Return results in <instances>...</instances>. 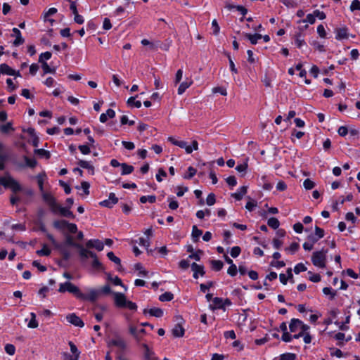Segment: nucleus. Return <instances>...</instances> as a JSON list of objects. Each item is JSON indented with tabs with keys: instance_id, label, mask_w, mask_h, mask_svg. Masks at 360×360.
<instances>
[{
	"instance_id": "20",
	"label": "nucleus",
	"mask_w": 360,
	"mask_h": 360,
	"mask_svg": "<svg viewBox=\"0 0 360 360\" xmlns=\"http://www.w3.org/2000/svg\"><path fill=\"white\" fill-rule=\"evenodd\" d=\"M336 39L342 40L348 38L347 29L346 27H341L336 29Z\"/></svg>"
},
{
	"instance_id": "16",
	"label": "nucleus",
	"mask_w": 360,
	"mask_h": 360,
	"mask_svg": "<svg viewBox=\"0 0 360 360\" xmlns=\"http://www.w3.org/2000/svg\"><path fill=\"white\" fill-rule=\"evenodd\" d=\"M172 333L174 337L181 338L184 335V329L181 324L176 323L172 328Z\"/></svg>"
},
{
	"instance_id": "61",
	"label": "nucleus",
	"mask_w": 360,
	"mask_h": 360,
	"mask_svg": "<svg viewBox=\"0 0 360 360\" xmlns=\"http://www.w3.org/2000/svg\"><path fill=\"white\" fill-rule=\"evenodd\" d=\"M89 187L90 184L86 181H82L81 183V188L83 190L85 195L89 194Z\"/></svg>"
},
{
	"instance_id": "15",
	"label": "nucleus",
	"mask_w": 360,
	"mask_h": 360,
	"mask_svg": "<svg viewBox=\"0 0 360 360\" xmlns=\"http://www.w3.org/2000/svg\"><path fill=\"white\" fill-rule=\"evenodd\" d=\"M193 84V80L191 79H186L184 82H183L178 88V94H183L185 91L189 88Z\"/></svg>"
},
{
	"instance_id": "30",
	"label": "nucleus",
	"mask_w": 360,
	"mask_h": 360,
	"mask_svg": "<svg viewBox=\"0 0 360 360\" xmlns=\"http://www.w3.org/2000/svg\"><path fill=\"white\" fill-rule=\"evenodd\" d=\"M156 200V197L155 195H147V196H141L140 198V202L141 203H146L149 202L150 203H154Z\"/></svg>"
},
{
	"instance_id": "11",
	"label": "nucleus",
	"mask_w": 360,
	"mask_h": 360,
	"mask_svg": "<svg viewBox=\"0 0 360 360\" xmlns=\"http://www.w3.org/2000/svg\"><path fill=\"white\" fill-rule=\"evenodd\" d=\"M118 202V198L115 196V194L113 193H110L109 195V198L108 200H105L101 201L99 204L103 207H112L114 205H115Z\"/></svg>"
},
{
	"instance_id": "46",
	"label": "nucleus",
	"mask_w": 360,
	"mask_h": 360,
	"mask_svg": "<svg viewBox=\"0 0 360 360\" xmlns=\"http://www.w3.org/2000/svg\"><path fill=\"white\" fill-rule=\"evenodd\" d=\"M5 351L9 355H13L15 352V347L12 344H7L5 346Z\"/></svg>"
},
{
	"instance_id": "29",
	"label": "nucleus",
	"mask_w": 360,
	"mask_h": 360,
	"mask_svg": "<svg viewBox=\"0 0 360 360\" xmlns=\"http://www.w3.org/2000/svg\"><path fill=\"white\" fill-rule=\"evenodd\" d=\"M211 265L212 269L217 271H220L224 266L223 262L220 260L211 261Z\"/></svg>"
},
{
	"instance_id": "44",
	"label": "nucleus",
	"mask_w": 360,
	"mask_h": 360,
	"mask_svg": "<svg viewBox=\"0 0 360 360\" xmlns=\"http://www.w3.org/2000/svg\"><path fill=\"white\" fill-rule=\"evenodd\" d=\"M143 347L145 349V358L147 360H153V353L149 349L148 347L145 344L143 345Z\"/></svg>"
},
{
	"instance_id": "25",
	"label": "nucleus",
	"mask_w": 360,
	"mask_h": 360,
	"mask_svg": "<svg viewBox=\"0 0 360 360\" xmlns=\"http://www.w3.org/2000/svg\"><path fill=\"white\" fill-rule=\"evenodd\" d=\"M248 187L246 186H241L238 191L231 194V196L236 198L237 200H240L243 198V195L247 193Z\"/></svg>"
},
{
	"instance_id": "60",
	"label": "nucleus",
	"mask_w": 360,
	"mask_h": 360,
	"mask_svg": "<svg viewBox=\"0 0 360 360\" xmlns=\"http://www.w3.org/2000/svg\"><path fill=\"white\" fill-rule=\"evenodd\" d=\"M70 233H75L77 231V226L75 224L68 222L66 228Z\"/></svg>"
},
{
	"instance_id": "32",
	"label": "nucleus",
	"mask_w": 360,
	"mask_h": 360,
	"mask_svg": "<svg viewBox=\"0 0 360 360\" xmlns=\"http://www.w3.org/2000/svg\"><path fill=\"white\" fill-rule=\"evenodd\" d=\"M37 254L39 256H49L51 254V250L46 245H43L42 249L37 250Z\"/></svg>"
},
{
	"instance_id": "45",
	"label": "nucleus",
	"mask_w": 360,
	"mask_h": 360,
	"mask_svg": "<svg viewBox=\"0 0 360 360\" xmlns=\"http://www.w3.org/2000/svg\"><path fill=\"white\" fill-rule=\"evenodd\" d=\"M305 271H307V267L302 263L297 264L294 268V272L296 274Z\"/></svg>"
},
{
	"instance_id": "21",
	"label": "nucleus",
	"mask_w": 360,
	"mask_h": 360,
	"mask_svg": "<svg viewBox=\"0 0 360 360\" xmlns=\"http://www.w3.org/2000/svg\"><path fill=\"white\" fill-rule=\"evenodd\" d=\"M301 321L297 319H292L290 323L289 328L291 333L300 331Z\"/></svg>"
},
{
	"instance_id": "64",
	"label": "nucleus",
	"mask_w": 360,
	"mask_h": 360,
	"mask_svg": "<svg viewBox=\"0 0 360 360\" xmlns=\"http://www.w3.org/2000/svg\"><path fill=\"white\" fill-rule=\"evenodd\" d=\"M317 32L319 35L322 38H325L326 37V32L323 25H319L317 27Z\"/></svg>"
},
{
	"instance_id": "58",
	"label": "nucleus",
	"mask_w": 360,
	"mask_h": 360,
	"mask_svg": "<svg viewBox=\"0 0 360 360\" xmlns=\"http://www.w3.org/2000/svg\"><path fill=\"white\" fill-rule=\"evenodd\" d=\"M315 20H316V18H315V15H314V13H313L311 14H308L307 15L306 19L303 20L302 22H309L310 24H314L315 22Z\"/></svg>"
},
{
	"instance_id": "39",
	"label": "nucleus",
	"mask_w": 360,
	"mask_h": 360,
	"mask_svg": "<svg viewBox=\"0 0 360 360\" xmlns=\"http://www.w3.org/2000/svg\"><path fill=\"white\" fill-rule=\"evenodd\" d=\"M127 104L130 106H134L139 108L141 106V103L139 101H135V97H130L127 100Z\"/></svg>"
},
{
	"instance_id": "38",
	"label": "nucleus",
	"mask_w": 360,
	"mask_h": 360,
	"mask_svg": "<svg viewBox=\"0 0 360 360\" xmlns=\"http://www.w3.org/2000/svg\"><path fill=\"white\" fill-rule=\"evenodd\" d=\"M107 257L110 260L115 262L116 264H118L121 266V260L119 257L115 256L112 252H109L107 254Z\"/></svg>"
},
{
	"instance_id": "17",
	"label": "nucleus",
	"mask_w": 360,
	"mask_h": 360,
	"mask_svg": "<svg viewBox=\"0 0 360 360\" xmlns=\"http://www.w3.org/2000/svg\"><path fill=\"white\" fill-rule=\"evenodd\" d=\"M243 35L246 39L250 40V43L253 45L256 44L257 43L258 40L261 39L262 37V34H257V33H256L255 34H249V33H243Z\"/></svg>"
},
{
	"instance_id": "9",
	"label": "nucleus",
	"mask_w": 360,
	"mask_h": 360,
	"mask_svg": "<svg viewBox=\"0 0 360 360\" xmlns=\"http://www.w3.org/2000/svg\"><path fill=\"white\" fill-rule=\"evenodd\" d=\"M65 285L68 287V292L72 293L77 298L80 300L84 297V293L81 292L77 286L70 282H65Z\"/></svg>"
},
{
	"instance_id": "59",
	"label": "nucleus",
	"mask_w": 360,
	"mask_h": 360,
	"mask_svg": "<svg viewBox=\"0 0 360 360\" xmlns=\"http://www.w3.org/2000/svg\"><path fill=\"white\" fill-rule=\"evenodd\" d=\"M215 195L214 193H210L206 199V202L208 205L211 206L215 203Z\"/></svg>"
},
{
	"instance_id": "41",
	"label": "nucleus",
	"mask_w": 360,
	"mask_h": 360,
	"mask_svg": "<svg viewBox=\"0 0 360 360\" xmlns=\"http://www.w3.org/2000/svg\"><path fill=\"white\" fill-rule=\"evenodd\" d=\"M25 164L27 167L34 168L37 165V161L34 158H29L27 156L24 157Z\"/></svg>"
},
{
	"instance_id": "53",
	"label": "nucleus",
	"mask_w": 360,
	"mask_h": 360,
	"mask_svg": "<svg viewBox=\"0 0 360 360\" xmlns=\"http://www.w3.org/2000/svg\"><path fill=\"white\" fill-rule=\"evenodd\" d=\"M66 244L75 247L76 248H80V244L76 243L74 242L73 238L72 236H68L66 237Z\"/></svg>"
},
{
	"instance_id": "52",
	"label": "nucleus",
	"mask_w": 360,
	"mask_h": 360,
	"mask_svg": "<svg viewBox=\"0 0 360 360\" xmlns=\"http://www.w3.org/2000/svg\"><path fill=\"white\" fill-rule=\"evenodd\" d=\"M323 292L326 295H330L331 300L334 299V297L336 295L335 292L334 291H333V290L330 288H328V287L324 288L323 289Z\"/></svg>"
},
{
	"instance_id": "10",
	"label": "nucleus",
	"mask_w": 360,
	"mask_h": 360,
	"mask_svg": "<svg viewBox=\"0 0 360 360\" xmlns=\"http://www.w3.org/2000/svg\"><path fill=\"white\" fill-rule=\"evenodd\" d=\"M101 296L99 290L89 289L87 295L84 294V298H81L82 300H89L91 302H95Z\"/></svg>"
},
{
	"instance_id": "50",
	"label": "nucleus",
	"mask_w": 360,
	"mask_h": 360,
	"mask_svg": "<svg viewBox=\"0 0 360 360\" xmlns=\"http://www.w3.org/2000/svg\"><path fill=\"white\" fill-rule=\"evenodd\" d=\"M93 262H92V266L93 268L96 269H102V264L98 261L96 255L95 254V257H92Z\"/></svg>"
},
{
	"instance_id": "28",
	"label": "nucleus",
	"mask_w": 360,
	"mask_h": 360,
	"mask_svg": "<svg viewBox=\"0 0 360 360\" xmlns=\"http://www.w3.org/2000/svg\"><path fill=\"white\" fill-rule=\"evenodd\" d=\"M30 316H31V319L27 324L28 328H37L39 324L36 319V314L32 312L30 314Z\"/></svg>"
},
{
	"instance_id": "55",
	"label": "nucleus",
	"mask_w": 360,
	"mask_h": 360,
	"mask_svg": "<svg viewBox=\"0 0 360 360\" xmlns=\"http://www.w3.org/2000/svg\"><path fill=\"white\" fill-rule=\"evenodd\" d=\"M350 10L352 11H360V1L359 0H354L352 1V4L350 5Z\"/></svg>"
},
{
	"instance_id": "5",
	"label": "nucleus",
	"mask_w": 360,
	"mask_h": 360,
	"mask_svg": "<svg viewBox=\"0 0 360 360\" xmlns=\"http://www.w3.org/2000/svg\"><path fill=\"white\" fill-rule=\"evenodd\" d=\"M107 344L108 347L115 346L122 350L127 348V343L124 340L117 335L113 339L108 341Z\"/></svg>"
},
{
	"instance_id": "37",
	"label": "nucleus",
	"mask_w": 360,
	"mask_h": 360,
	"mask_svg": "<svg viewBox=\"0 0 360 360\" xmlns=\"http://www.w3.org/2000/svg\"><path fill=\"white\" fill-rule=\"evenodd\" d=\"M108 279L115 285H120L122 288H124L125 290H127V287L122 283V280L117 277L115 276L114 278L108 277Z\"/></svg>"
},
{
	"instance_id": "14",
	"label": "nucleus",
	"mask_w": 360,
	"mask_h": 360,
	"mask_svg": "<svg viewBox=\"0 0 360 360\" xmlns=\"http://www.w3.org/2000/svg\"><path fill=\"white\" fill-rule=\"evenodd\" d=\"M77 164L82 168L88 169L89 174L91 175L94 174V167L91 162L80 160L78 161Z\"/></svg>"
},
{
	"instance_id": "34",
	"label": "nucleus",
	"mask_w": 360,
	"mask_h": 360,
	"mask_svg": "<svg viewBox=\"0 0 360 360\" xmlns=\"http://www.w3.org/2000/svg\"><path fill=\"white\" fill-rule=\"evenodd\" d=\"M267 224L270 227H271L274 229H276L280 224L279 221L275 217H271L269 219Z\"/></svg>"
},
{
	"instance_id": "48",
	"label": "nucleus",
	"mask_w": 360,
	"mask_h": 360,
	"mask_svg": "<svg viewBox=\"0 0 360 360\" xmlns=\"http://www.w3.org/2000/svg\"><path fill=\"white\" fill-rule=\"evenodd\" d=\"M283 4L288 8H295L297 6L296 0H283Z\"/></svg>"
},
{
	"instance_id": "19",
	"label": "nucleus",
	"mask_w": 360,
	"mask_h": 360,
	"mask_svg": "<svg viewBox=\"0 0 360 360\" xmlns=\"http://www.w3.org/2000/svg\"><path fill=\"white\" fill-rule=\"evenodd\" d=\"M13 33L15 34V39L13 41V45L15 46H18L20 44H22L25 41L24 39L22 37L20 31L18 29L14 27L13 29Z\"/></svg>"
},
{
	"instance_id": "22",
	"label": "nucleus",
	"mask_w": 360,
	"mask_h": 360,
	"mask_svg": "<svg viewBox=\"0 0 360 360\" xmlns=\"http://www.w3.org/2000/svg\"><path fill=\"white\" fill-rule=\"evenodd\" d=\"M212 302H213L214 306H212V305L210 306V309H212V310H214L216 309H224V300L222 298L214 297L212 300Z\"/></svg>"
},
{
	"instance_id": "57",
	"label": "nucleus",
	"mask_w": 360,
	"mask_h": 360,
	"mask_svg": "<svg viewBox=\"0 0 360 360\" xmlns=\"http://www.w3.org/2000/svg\"><path fill=\"white\" fill-rule=\"evenodd\" d=\"M51 57V53L49 51L44 52L39 56V61L44 62V60H49Z\"/></svg>"
},
{
	"instance_id": "4",
	"label": "nucleus",
	"mask_w": 360,
	"mask_h": 360,
	"mask_svg": "<svg viewBox=\"0 0 360 360\" xmlns=\"http://www.w3.org/2000/svg\"><path fill=\"white\" fill-rule=\"evenodd\" d=\"M327 250L314 252L311 257V261L314 266L319 268H324L326 263Z\"/></svg>"
},
{
	"instance_id": "35",
	"label": "nucleus",
	"mask_w": 360,
	"mask_h": 360,
	"mask_svg": "<svg viewBox=\"0 0 360 360\" xmlns=\"http://www.w3.org/2000/svg\"><path fill=\"white\" fill-rule=\"evenodd\" d=\"M202 234V231L198 229L196 226H193L192 229V237L195 241Z\"/></svg>"
},
{
	"instance_id": "56",
	"label": "nucleus",
	"mask_w": 360,
	"mask_h": 360,
	"mask_svg": "<svg viewBox=\"0 0 360 360\" xmlns=\"http://www.w3.org/2000/svg\"><path fill=\"white\" fill-rule=\"evenodd\" d=\"M241 252L240 248L238 246L233 247L231 250V257L236 258L237 257Z\"/></svg>"
},
{
	"instance_id": "26",
	"label": "nucleus",
	"mask_w": 360,
	"mask_h": 360,
	"mask_svg": "<svg viewBox=\"0 0 360 360\" xmlns=\"http://www.w3.org/2000/svg\"><path fill=\"white\" fill-rule=\"evenodd\" d=\"M122 175H127L131 174L134 171V167L132 165H129L126 163H122Z\"/></svg>"
},
{
	"instance_id": "33",
	"label": "nucleus",
	"mask_w": 360,
	"mask_h": 360,
	"mask_svg": "<svg viewBox=\"0 0 360 360\" xmlns=\"http://www.w3.org/2000/svg\"><path fill=\"white\" fill-rule=\"evenodd\" d=\"M174 298V295L172 293L169 292H166L163 294H162L160 297H159V300L161 301V302H165V301H170L172 300V299Z\"/></svg>"
},
{
	"instance_id": "6",
	"label": "nucleus",
	"mask_w": 360,
	"mask_h": 360,
	"mask_svg": "<svg viewBox=\"0 0 360 360\" xmlns=\"http://www.w3.org/2000/svg\"><path fill=\"white\" fill-rule=\"evenodd\" d=\"M36 178L37 180V184L39 186V191L41 193L42 199H43L44 202H45L44 197L46 195H48L49 196H53L51 193L45 192L44 190V182L46 179V174L44 173H40L38 175H37Z\"/></svg>"
},
{
	"instance_id": "47",
	"label": "nucleus",
	"mask_w": 360,
	"mask_h": 360,
	"mask_svg": "<svg viewBox=\"0 0 360 360\" xmlns=\"http://www.w3.org/2000/svg\"><path fill=\"white\" fill-rule=\"evenodd\" d=\"M300 245L297 243H292L289 248H285L286 251H289L292 254H294L298 250Z\"/></svg>"
},
{
	"instance_id": "63",
	"label": "nucleus",
	"mask_w": 360,
	"mask_h": 360,
	"mask_svg": "<svg viewBox=\"0 0 360 360\" xmlns=\"http://www.w3.org/2000/svg\"><path fill=\"white\" fill-rule=\"evenodd\" d=\"M227 273L231 276H235L237 274V266L236 264L230 265L229 268L228 269Z\"/></svg>"
},
{
	"instance_id": "24",
	"label": "nucleus",
	"mask_w": 360,
	"mask_h": 360,
	"mask_svg": "<svg viewBox=\"0 0 360 360\" xmlns=\"http://www.w3.org/2000/svg\"><path fill=\"white\" fill-rule=\"evenodd\" d=\"M148 313L150 316H155V317H162L163 315V311L160 308H151L148 311L147 309H144L143 313L146 314Z\"/></svg>"
},
{
	"instance_id": "40",
	"label": "nucleus",
	"mask_w": 360,
	"mask_h": 360,
	"mask_svg": "<svg viewBox=\"0 0 360 360\" xmlns=\"http://www.w3.org/2000/svg\"><path fill=\"white\" fill-rule=\"evenodd\" d=\"M68 344H69L72 354L79 357L80 352L78 350L77 346L71 341H70Z\"/></svg>"
},
{
	"instance_id": "36",
	"label": "nucleus",
	"mask_w": 360,
	"mask_h": 360,
	"mask_svg": "<svg viewBox=\"0 0 360 360\" xmlns=\"http://www.w3.org/2000/svg\"><path fill=\"white\" fill-rule=\"evenodd\" d=\"M41 68L43 69L44 73H55L56 69L55 68H51L50 66L48 65L46 62H42L41 63Z\"/></svg>"
},
{
	"instance_id": "49",
	"label": "nucleus",
	"mask_w": 360,
	"mask_h": 360,
	"mask_svg": "<svg viewBox=\"0 0 360 360\" xmlns=\"http://www.w3.org/2000/svg\"><path fill=\"white\" fill-rule=\"evenodd\" d=\"M295 354L292 353H286L281 355L280 360H295Z\"/></svg>"
},
{
	"instance_id": "51",
	"label": "nucleus",
	"mask_w": 360,
	"mask_h": 360,
	"mask_svg": "<svg viewBox=\"0 0 360 360\" xmlns=\"http://www.w3.org/2000/svg\"><path fill=\"white\" fill-rule=\"evenodd\" d=\"M196 169L193 168V167H189L188 168V174H185L184 176V179H191L195 174H196Z\"/></svg>"
},
{
	"instance_id": "54",
	"label": "nucleus",
	"mask_w": 360,
	"mask_h": 360,
	"mask_svg": "<svg viewBox=\"0 0 360 360\" xmlns=\"http://www.w3.org/2000/svg\"><path fill=\"white\" fill-rule=\"evenodd\" d=\"M62 356L64 360H79V358L77 356H75L72 354H69L68 352H63L62 354Z\"/></svg>"
},
{
	"instance_id": "13",
	"label": "nucleus",
	"mask_w": 360,
	"mask_h": 360,
	"mask_svg": "<svg viewBox=\"0 0 360 360\" xmlns=\"http://www.w3.org/2000/svg\"><path fill=\"white\" fill-rule=\"evenodd\" d=\"M191 269L193 271V278H198V275L200 274L201 276H204L205 271L204 270V266L202 265H199L196 263H193L191 265Z\"/></svg>"
},
{
	"instance_id": "2",
	"label": "nucleus",
	"mask_w": 360,
	"mask_h": 360,
	"mask_svg": "<svg viewBox=\"0 0 360 360\" xmlns=\"http://www.w3.org/2000/svg\"><path fill=\"white\" fill-rule=\"evenodd\" d=\"M45 203L49 207L50 210L52 213L56 214H60V215L72 219L75 218L74 214L70 210L69 207H61L56 201V199L53 196H49L46 195Z\"/></svg>"
},
{
	"instance_id": "1",
	"label": "nucleus",
	"mask_w": 360,
	"mask_h": 360,
	"mask_svg": "<svg viewBox=\"0 0 360 360\" xmlns=\"http://www.w3.org/2000/svg\"><path fill=\"white\" fill-rule=\"evenodd\" d=\"M99 292L101 295H108L112 293L114 297L115 305L117 308L128 309L132 311H136L137 310L138 307L135 302L127 300L126 296L123 293L112 292L110 286L108 284L101 288L99 289Z\"/></svg>"
},
{
	"instance_id": "43",
	"label": "nucleus",
	"mask_w": 360,
	"mask_h": 360,
	"mask_svg": "<svg viewBox=\"0 0 360 360\" xmlns=\"http://www.w3.org/2000/svg\"><path fill=\"white\" fill-rule=\"evenodd\" d=\"M303 186L305 189L310 190V189H312L315 186V183L314 181H312L311 179H307L304 180V181L303 183Z\"/></svg>"
},
{
	"instance_id": "8",
	"label": "nucleus",
	"mask_w": 360,
	"mask_h": 360,
	"mask_svg": "<svg viewBox=\"0 0 360 360\" xmlns=\"http://www.w3.org/2000/svg\"><path fill=\"white\" fill-rule=\"evenodd\" d=\"M67 321L75 326L82 328L84 326L83 321L75 313L68 314L66 316Z\"/></svg>"
},
{
	"instance_id": "7",
	"label": "nucleus",
	"mask_w": 360,
	"mask_h": 360,
	"mask_svg": "<svg viewBox=\"0 0 360 360\" xmlns=\"http://www.w3.org/2000/svg\"><path fill=\"white\" fill-rule=\"evenodd\" d=\"M168 141H170L174 146H179L181 148H184L188 154H190L193 152L192 147L190 146H187V143L184 141H178L172 136L168 138Z\"/></svg>"
},
{
	"instance_id": "42",
	"label": "nucleus",
	"mask_w": 360,
	"mask_h": 360,
	"mask_svg": "<svg viewBox=\"0 0 360 360\" xmlns=\"http://www.w3.org/2000/svg\"><path fill=\"white\" fill-rule=\"evenodd\" d=\"M169 203V207L172 210H175L179 207V203L176 200H174V198H168Z\"/></svg>"
},
{
	"instance_id": "3",
	"label": "nucleus",
	"mask_w": 360,
	"mask_h": 360,
	"mask_svg": "<svg viewBox=\"0 0 360 360\" xmlns=\"http://www.w3.org/2000/svg\"><path fill=\"white\" fill-rule=\"evenodd\" d=\"M0 184L4 186L6 188H10L13 193H17L22 190V186L19 182L8 173L0 178ZM1 193L2 189L0 187V194Z\"/></svg>"
},
{
	"instance_id": "27",
	"label": "nucleus",
	"mask_w": 360,
	"mask_h": 360,
	"mask_svg": "<svg viewBox=\"0 0 360 360\" xmlns=\"http://www.w3.org/2000/svg\"><path fill=\"white\" fill-rule=\"evenodd\" d=\"M14 131V128L13 127L11 122H8L6 124H3V125L0 126V131L2 134H7V133H9L10 131Z\"/></svg>"
},
{
	"instance_id": "62",
	"label": "nucleus",
	"mask_w": 360,
	"mask_h": 360,
	"mask_svg": "<svg viewBox=\"0 0 360 360\" xmlns=\"http://www.w3.org/2000/svg\"><path fill=\"white\" fill-rule=\"evenodd\" d=\"M78 148L84 155H88L91 153L90 148L87 145H80Z\"/></svg>"
},
{
	"instance_id": "31",
	"label": "nucleus",
	"mask_w": 360,
	"mask_h": 360,
	"mask_svg": "<svg viewBox=\"0 0 360 360\" xmlns=\"http://www.w3.org/2000/svg\"><path fill=\"white\" fill-rule=\"evenodd\" d=\"M68 221L65 220H58L53 222V226L58 229H64L66 228Z\"/></svg>"
},
{
	"instance_id": "12",
	"label": "nucleus",
	"mask_w": 360,
	"mask_h": 360,
	"mask_svg": "<svg viewBox=\"0 0 360 360\" xmlns=\"http://www.w3.org/2000/svg\"><path fill=\"white\" fill-rule=\"evenodd\" d=\"M86 246L88 248H94L98 251H101L103 250L104 245L102 241L98 239L89 240L86 242Z\"/></svg>"
},
{
	"instance_id": "18",
	"label": "nucleus",
	"mask_w": 360,
	"mask_h": 360,
	"mask_svg": "<svg viewBox=\"0 0 360 360\" xmlns=\"http://www.w3.org/2000/svg\"><path fill=\"white\" fill-rule=\"evenodd\" d=\"M0 74L7 75H15V70L12 69L7 64L3 63L0 65Z\"/></svg>"
},
{
	"instance_id": "23",
	"label": "nucleus",
	"mask_w": 360,
	"mask_h": 360,
	"mask_svg": "<svg viewBox=\"0 0 360 360\" xmlns=\"http://www.w3.org/2000/svg\"><path fill=\"white\" fill-rule=\"evenodd\" d=\"M77 249L79 250V253L80 257L82 258L86 259V258H88L89 257H95L94 252L84 248L83 246L81 245H80V248H77Z\"/></svg>"
}]
</instances>
